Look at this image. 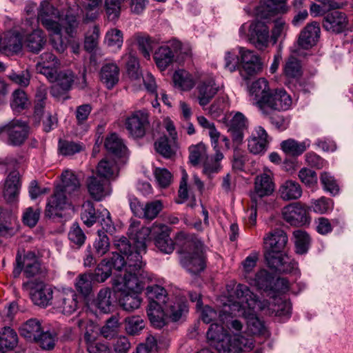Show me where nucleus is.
Segmentation results:
<instances>
[{
	"mask_svg": "<svg viewBox=\"0 0 353 353\" xmlns=\"http://www.w3.org/2000/svg\"><path fill=\"white\" fill-rule=\"evenodd\" d=\"M196 78L185 70H178L172 76L174 85L183 91L191 90L196 84Z\"/></svg>",
	"mask_w": 353,
	"mask_h": 353,
	"instance_id": "obj_39",
	"label": "nucleus"
},
{
	"mask_svg": "<svg viewBox=\"0 0 353 353\" xmlns=\"http://www.w3.org/2000/svg\"><path fill=\"white\" fill-rule=\"evenodd\" d=\"M207 339L210 345L219 353H241L242 351L251 350L254 347L252 337L235 336L232 341L231 336L228 334L222 325L218 323L210 325L207 332Z\"/></svg>",
	"mask_w": 353,
	"mask_h": 353,
	"instance_id": "obj_6",
	"label": "nucleus"
},
{
	"mask_svg": "<svg viewBox=\"0 0 353 353\" xmlns=\"http://www.w3.org/2000/svg\"><path fill=\"white\" fill-rule=\"evenodd\" d=\"M99 212H96L94 204L90 201H85L82 205L81 218L83 223L91 227L98 219Z\"/></svg>",
	"mask_w": 353,
	"mask_h": 353,
	"instance_id": "obj_53",
	"label": "nucleus"
},
{
	"mask_svg": "<svg viewBox=\"0 0 353 353\" xmlns=\"http://www.w3.org/2000/svg\"><path fill=\"white\" fill-rule=\"evenodd\" d=\"M155 148L158 153L167 159L172 158L176 151L177 144L166 137H161L155 143Z\"/></svg>",
	"mask_w": 353,
	"mask_h": 353,
	"instance_id": "obj_45",
	"label": "nucleus"
},
{
	"mask_svg": "<svg viewBox=\"0 0 353 353\" xmlns=\"http://www.w3.org/2000/svg\"><path fill=\"white\" fill-rule=\"evenodd\" d=\"M135 223L130 225L128 230L130 240L125 236H116L113 244L127 261L128 268L136 270H142L144 265L142 261V254L146 252L148 243L152 237L154 239L156 247L163 253L170 254L174 250V244L170 237V228L163 224L155 222L151 228L142 227Z\"/></svg>",
	"mask_w": 353,
	"mask_h": 353,
	"instance_id": "obj_1",
	"label": "nucleus"
},
{
	"mask_svg": "<svg viewBox=\"0 0 353 353\" xmlns=\"http://www.w3.org/2000/svg\"><path fill=\"white\" fill-rule=\"evenodd\" d=\"M274 190L272 173L265 169L264 172L258 175L254 181V192L252 194V201L258 202L259 199L271 195Z\"/></svg>",
	"mask_w": 353,
	"mask_h": 353,
	"instance_id": "obj_20",
	"label": "nucleus"
},
{
	"mask_svg": "<svg viewBox=\"0 0 353 353\" xmlns=\"http://www.w3.org/2000/svg\"><path fill=\"white\" fill-rule=\"evenodd\" d=\"M15 221L14 217L8 211L0 208V234H10L12 232L11 225Z\"/></svg>",
	"mask_w": 353,
	"mask_h": 353,
	"instance_id": "obj_63",
	"label": "nucleus"
},
{
	"mask_svg": "<svg viewBox=\"0 0 353 353\" xmlns=\"http://www.w3.org/2000/svg\"><path fill=\"white\" fill-rule=\"evenodd\" d=\"M271 90L269 83L265 78H259L253 81L249 87V94L252 98V103L258 109L260 108L261 101L263 98L269 94Z\"/></svg>",
	"mask_w": 353,
	"mask_h": 353,
	"instance_id": "obj_32",
	"label": "nucleus"
},
{
	"mask_svg": "<svg viewBox=\"0 0 353 353\" xmlns=\"http://www.w3.org/2000/svg\"><path fill=\"white\" fill-rule=\"evenodd\" d=\"M124 125L130 137L142 138L150 125L148 112L144 109L132 112L125 118Z\"/></svg>",
	"mask_w": 353,
	"mask_h": 353,
	"instance_id": "obj_12",
	"label": "nucleus"
},
{
	"mask_svg": "<svg viewBox=\"0 0 353 353\" xmlns=\"http://www.w3.org/2000/svg\"><path fill=\"white\" fill-rule=\"evenodd\" d=\"M22 49V38L18 32H8L1 38L0 37V51L8 55L19 52Z\"/></svg>",
	"mask_w": 353,
	"mask_h": 353,
	"instance_id": "obj_28",
	"label": "nucleus"
},
{
	"mask_svg": "<svg viewBox=\"0 0 353 353\" xmlns=\"http://www.w3.org/2000/svg\"><path fill=\"white\" fill-rule=\"evenodd\" d=\"M155 301L149 303L147 314L151 324L157 328L163 327L168 319L165 307Z\"/></svg>",
	"mask_w": 353,
	"mask_h": 353,
	"instance_id": "obj_31",
	"label": "nucleus"
},
{
	"mask_svg": "<svg viewBox=\"0 0 353 353\" xmlns=\"http://www.w3.org/2000/svg\"><path fill=\"white\" fill-rule=\"evenodd\" d=\"M123 60L126 63L128 73L132 80L138 81L140 79L139 63L137 58L132 52L125 54Z\"/></svg>",
	"mask_w": 353,
	"mask_h": 353,
	"instance_id": "obj_55",
	"label": "nucleus"
},
{
	"mask_svg": "<svg viewBox=\"0 0 353 353\" xmlns=\"http://www.w3.org/2000/svg\"><path fill=\"white\" fill-rule=\"evenodd\" d=\"M78 295L72 289L58 291L54 295V305L64 314H71L78 308Z\"/></svg>",
	"mask_w": 353,
	"mask_h": 353,
	"instance_id": "obj_19",
	"label": "nucleus"
},
{
	"mask_svg": "<svg viewBox=\"0 0 353 353\" xmlns=\"http://www.w3.org/2000/svg\"><path fill=\"white\" fill-rule=\"evenodd\" d=\"M196 79L199 80L194 92V97L198 103L204 108L217 94L219 87L212 76L196 77Z\"/></svg>",
	"mask_w": 353,
	"mask_h": 353,
	"instance_id": "obj_13",
	"label": "nucleus"
},
{
	"mask_svg": "<svg viewBox=\"0 0 353 353\" xmlns=\"http://www.w3.org/2000/svg\"><path fill=\"white\" fill-rule=\"evenodd\" d=\"M119 327V318L117 316H112L101 329V334L106 339L113 338L118 332Z\"/></svg>",
	"mask_w": 353,
	"mask_h": 353,
	"instance_id": "obj_61",
	"label": "nucleus"
},
{
	"mask_svg": "<svg viewBox=\"0 0 353 353\" xmlns=\"http://www.w3.org/2000/svg\"><path fill=\"white\" fill-rule=\"evenodd\" d=\"M53 78L51 79L50 77H46L47 79L54 83L50 90L51 94L55 98H59L68 91L74 81V75L70 70L60 71L57 70L50 74Z\"/></svg>",
	"mask_w": 353,
	"mask_h": 353,
	"instance_id": "obj_17",
	"label": "nucleus"
},
{
	"mask_svg": "<svg viewBox=\"0 0 353 353\" xmlns=\"http://www.w3.org/2000/svg\"><path fill=\"white\" fill-rule=\"evenodd\" d=\"M180 263L192 274L202 272L205 268L203 243L196 238L186 239L180 251Z\"/></svg>",
	"mask_w": 353,
	"mask_h": 353,
	"instance_id": "obj_9",
	"label": "nucleus"
},
{
	"mask_svg": "<svg viewBox=\"0 0 353 353\" xmlns=\"http://www.w3.org/2000/svg\"><path fill=\"white\" fill-rule=\"evenodd\" d=\"M76 323L79 328L81 330H85L84 338L88 343V351L89 353H110V348L103 343H93V337L92 336L93 323L88 320L83 319H76Z\"/></svg>",
	"mask_w": 353,
	"mask_h": 353,
	"instance_id": "obj_24",
	"label": "nucleus"
},
{
	"mask_svg": "<svg viewBox=\"0 0 353 353\" xmlns=\"http://www.w3.org/2000/svg\"><path fill=\"white\" fill-rule=\"evenodd\" d=\"M87 187L90 196L96 201H101L111 193L110 181L99 176L88 178Z\"/></svg>",
	"mask_w": 353,
	"mask_h": 353,
	"instance_id": "obj_25",
	"label": "nucleus"
},
{
	"mask_svg": "<svg viewBox=\"0 0 353 353\" xmlns=\"http://www.w3.org/2000/svg\"><path fill=\"white\" fill-rule=\"evenodd\" d=\"M34 304L43 307L48 305L53 299V291L50 286L39 283L32 288L30 292Z\"/></svg>",
	"mask_w": 353,
	"mask_h": 353,
	"instance_id": "obj_29",
	"label": "nucleus"
},
{
	"mask_svg": "<svg viewBox=\"0 0 353 353\" xmlns=\"http://www.w3.org/2000/svg\"><path fill=\"white\" fill-rule=\"evenodd\" d=\"M94 249V254L98 257H101L105 254L110 250V243L108 236L102 230H98L97 237L93 243Z\"/></svg>",
	"mask_w": 353,
	"mask_h": 353,
	"instance_id": "obj_52",
	"label": "nucleus"
},
{
	"mask_svg": "<svg viewBox=\"0 0 353 353\" xmlns=\"http://www.w3.org/2000/svg\"><path fill=\"white\" fill-rule=\"evenodd\" d=\"M292 104V98L285 90L275 89L263 98L259 110L263 116H270L275 112L289 110Z\"/></svg>",
	"mask_w": 353,
	"mask_h": 353,
	"instance_id": "obj_11",
	"label": "nucleus"
},
{
	"mask_svg": "<svg viewBox=\"0 0 353 353\" xmlns=\"http://www.w3.org/2000/svg\"><path fill=\"white\" fill-rule=\"evenodd\" d=\"M85 145L82 143L60 139L58 143V150L63 156H72L83 151Z\"/></svg>",
	"mask_w": 353,
	"mask_h": 353,
	"instance_id": "obj_49",
	"label": "nucleus"
},
{
	"mask_svg": "<svg viewBox=\"0 0 353 353\" xmlns=\"http://www.w3.org/2000/svg\"><path fill=\"white\" fill-rule=\"evenodd\" d=\"M286 0H261V4L256 9L259 18L270 19L272 17L286 11Z\"/></svg>",
	"mask_w": 353,
	"mask_h": 353,
	"instance_id": "obj_26",
	"label": "nucleus"
},
{
	"mask_svg": "<svg viewBox=\"0 0 353 353\" xmlns=\"http://www.w3.org/2000/svg\"><path fill=\"white\" fill-rule=\"evenodd\" d=\"M168 319L173 321L179 320L188 311L186 301L181 299H176L173 303L165 305Z\"/></svg>",
	"mask_w": 353,
	"mask_h": 353,
	"instance_id": "obj_42",
	"label": "nucleus"
},
{
	"mask_svg": "<svg viewBox=\"0 0 353 353\" xmlns=\"http://www.w3.org/2000/svg\"><path fill=\"white\" fill-rule=\"evenodd\" d=\"M229 299L230 313L245 317L248 332L252 334H260L264 329L263 322L257 316L258 311L267 309L269 314L280 316L285 313V307H288V310L290 309L288 305L283 303L280 299H274L276 301L274 304L268 301L258 300L249 288L243 284H238L234 294H230Z\"/></svg>",
	"mask_w": 353,
	"mask_h": 353,
	"instance_id": "obj_2",
	"label": "nucleus"
},
{
	"mask_svg": "<svg viewBox=\"0 0 353 353\" xmlns=\"http://www.w3.org/2000/svg\"><path fill=\"white\" fill-rule=\"evenodd\" d=\"M310 144L311 141L307 139L301 142L293 139H288L281 143V148L286 154L292 157H299L306 151Z\"/></svg>",
	"mask_w": 353,
	"mask_h": 353,
	"instance_id": "obj_35",
	"label": "nucleus"
},
{
	"mask_svg": "<svg viewBox=\"0 0 353 353\" xmlns=\"http://www.w3.org/2000/svg\"><path fill=\"white\" fill-rule=\"evenodd\" d=\"M24 274L27 277H32L36 275L39 270L40 265L37 261L34 253H28L23 259Z\"/></svg>",
	"mask_w": 353,
	"mask_h": 353,
	"instance_id": "obj_58",
	"label": "nucleus"
},
{
	"mask_svg": "<svg viewBox=\"0 0 353 353\" xmlns=\"http://www.w3.org/2000/svg\"><path fill=\"white\" fill-rule=\"evenodd\" d=\"M163 209V203L159 200L149 202L144 205L143 216L146 219L152 220L157 216Z\"/></svg>",
	"mask_w": 353,
	"mask_h": 353,
	"instance_id": "obj_64",
	"label": "nucleus"
},
{
	"mask_svg": "<svg viewBox=\"0 0 353 353\" xmlns=\"http://www.w3.org/2000/svg\"><path fill=\"white\" fill-rule=\"evenodd\" d=\"M62 185L57 186L48 199L46 215L48 217L59 216L60 212L72 205V203L81 194V183L76 174L66 170L61 174Z\"/></svg>",
	"mask_w": 353,
	"mask_h": 353,
	"instance_id": "obj_4",
	"label": "nucleus"
},
{
	"mask_svg": "<svg viewBox=\"0 0 353 353\" xmlns=\"http://www.w3.org/2000/svg\"><path fill=\"white\" fill-rule=\"evenodd\" d=\"M272 277L265 270H261L259 271L254 277L250 276L247 282L250 285L255 286L258 289L267 290L272 284Z\"/></svg>",
	"mask_w": 353,
	"mask_h": 353,
	"instance_id": "obj_48",
	"label": "nucleus"
},
{
	"mask_svg": "<svg viewBox=\"0 0 353 353\" xmlns=\"http://www.w3.org/2000/svg\"><path fill=\"white\" fill-rule=\"evenodd\" d=\"M124 265V256L113 252L110 259H104L101 261L94 274L85 272L78 275L75 279V288L83 296H87L92 291L93 280L103 283L110 276L112 268L121 271Z\"/></svg>",
	"mask_w": 353,
	"mask_h": 353,
	"instance_id": "obj_5",
	"label": "nucleus"
},
{
	"mask_svg": "<svg viewBox=\"0 0 353 353\" xmlns=\"http://www.w3.org/2000/svg\"><path fill=\"white\" fill-rule=\"evenodd\" d=\"M198 310H200V317L205 323H210L214 321L223 323L226 318V313L229 312L226 308L223 311L218 312L209 305H201Z\"/></svg>",
	"mask_w": 353,
	"mask_h": 353,
	"instance_id": "obj_40",
	"label": "nucleus"
},
{
	"mask_svg": "<svg viewBox=\"0 0 353 353\" xmlns=\"http://www.w3.org/2000/svg\"><path fill=\"white\" fill-rule=\"evenodd\" d=\"M319 34L320 28L316 22L307 24L299 35V46L303 49L310 48L316 44Z\"/></svg>",
	"mask_w": 353,
	"mask_h": 353,
	"instance_id": "obj_30",
	"label": "nucleus"
},
{
	"mask_svg": "<svg viewBox=\"0 0 353 353\" xmlns=\"http://www.w3.org/2000/svg\"><path fill=\"white\" fill-rule=\"evenodd\" d=\"M67 6L68 8V14L63 18L66 20V26H65V32L72 37L76 28L78 26L77 16L80 11L79 0H67Z\"/></svg>",
	"mask_w": 353,
	"mask_h": 353,
	"instance_id": "obj_34",
	"label": "nucleus"
},
{
	"mask_svg": "<svg viewBox=\"0 0 353 353\" xmlns=\"http://www.w3.org/2000/svg\"><path fill=\"white\" fill-rule=\"evenodd\" d=\"M302 69L299 61L290 57L285 63L284 74L288 79H299L302 75Z\"/></svg>",
	"mask_w": 353,
	"mask_h": 353,
	"instance_id": "obj_56",
	"label": "nucleus"
},
{
	"mask_svg": "<svg viewBox=\"0 0 353 353\" xmlns=\"http://www.w3.org/2000/svg\"><path fill=\"white\" fill-rule=\"evenodd\" d=\"M145 327L141 317L132 316L125 319V327L128 334L130 335L138 334Z\"/></svg>",
	"mask_w": 353,
	"mask_h": 353,
	"instance_id": "obj_59",
	"label": "nucleus"
},
{
	"mask_svg": "<svg viewBox=\"0 0 353 353\" xmlns=\"http://www.w3.org/2000/svg\"><path fill=\"white\" fill-rule=\"evenodd\" d=\"M153 174L158 185L161 188H166L172 183V174L166 168H155Z\"/></svg>",
	"mask_w": 353,
	"mask_h": 353,
	"instance_id": "obj_60",
	"label": "nucleus"
},
{
	"mask_svg": "<svg viewBox=\"0 0 353 353\" xmlns=\"http://www.w3.org/2000/svg\"><path fill=\"white\" fill-rule=\"evenodd\" d=\"M181 48V43L176 39L170 40L160 46L154 54V59L158 68L163 71L174 61L176 54Z\"/></svg>",
	"mask_w": 353,
	"mask_h": 353,
	"instance_id": "obj_16",
	"label": "nucleus"
},
{
	"mask_svg": "<svg viewBox=\"0 0 353 353\" xmlns=\"http://www.w3.org/2000/svg\"><path fill=\"white\" fill-rule=\"evenodd\" d=\"M18 343L17 333L10 327H4L0 336V353L5 350H12Z\"/></svg>",
	"mask_w": 353,
	"mask_h": 353,
	"instance_id": "obj_47",
	"label": "nucleus"
},
{
	"mask_svg": "<svg viewBox=\"0 0 353 353\" xmlns=\"http://www.w3.org/2000/svg\"><path fill=\"white\" fill-rule=\"evenodd\" d=\"M41 59V61L37 65V70L46 77H50L52 79L53 77L50 76V74L55 70H58L60 66L59 61L51 52L43 53Z\"/></svg>",
	"mask_w": 353,
	"mask_h": 353,
	"instance_id": "obj_36",
	"label": "nucleus"
},
{
	"mask_svg": "<svg viewBox=\"0 0 353 353\" xmlns=\"http://www.w3.org/2000/svg\"><path fill=\"white\" fill-rule=\"evenodd\" d=\"M238 49L241 72H245L248 76H252L262 70L260 58L254 51L244 47H239Z\"/></svg>",
	"mask_w": 353,
	"mask_h": 353,
	"instance_id": "obj_22",
	"label": "nucleus"
},
{
	"mask_svg": "<svg viewBox=\"0 0 353 353\" xmlns=\"http://www.w3.org/2000/svg\"><path fill=\"white\" fill-rule=\"evenodd\" d=\"M116 298L110 288H101L95 298L87 303L88 312L97 315V312L108 314L114 308Z\"/></svg>",
	"mask_w": 353,
	"mask_h": 353,
	"instance_id": "obj_14",
	"label": "nucleus"
},
{
	"mask_svg": "<svg viewBox=\"0 0 353 353\" xmlns=\"http://www.w3.org/2000/svg\"><path fill=\"white\" fill-rule=\"evenodd\" d=\"M46 42V36L43 32L40 29L34 30L27 36L26 39L27 47L30 51L36 53L43 48Z\"/></svg>",
	"mask_w": 353,
	"mask_h": 353,
	"instance_id": "obj_46",
	"label": "nucleus"
},
{
	"mask_svg": "<svg viewBox=\"0 0 353 353\" xmlns=\"http://www.w3.org/2000/svg\"><path fill=\"white\" fill-rule=\"evenodd\" d=\"M28 125L26 122L14 119L4 126L0 127V134L5 132L8 135V142L12 145H21L28 137Z\"/></svg>",
	"mask_w": 353,
	"mask_h": 353,
	"instance_id": "obj_18",
	"label": "nucleus"
},
{
	"mask_svg": "<svg viewBox=\"0 0 353 353\" xmlns=\"http://www.w3.org/2000/svg\"><path fill=\"white\" fill-rule=\"evenodd\" d=\"M296 252L299 254H305L310 245V238L308 234L302 230H296L293 232Z\"/></svg>",
	"mask_w": 353,
	"mask_h": 353,
	"instance_id": "obj_54",
	"label": "nucleus"
},
{
	"mask_svg": "<svg viewBox=\"0 0 353 353\" xmlns=\"http://www.w3.org/2000/svg\"><path fill=\"white\" fill-rule=\"evenodd\" d=\"M97 175L108 181L114 180L119 175V168L114 161L101 160L97 168Z\"/></svg>",
	"mask_w": 353,
	"mask_h": 353,
	"instance_id": "obj_41",
	"label": "nucleus"
},
{
	"mask_svg": "<svg viewBox=\"0 0 353 353\" xmlns=\"http://www.w3.org/2000/svg\"><path fill=\"white\" fill-rule=\"evenodd\" d=\"M121 270H124L123 277L114 280L112 285L114 292H120L119 302L123 310L131 312L139 307L141 299L137 294L143 288V283L152 281L154 276L141 270H134L128 267L127 261Z\"/></svg>",
	"mask_w": 353,
	"mask_h": 353,
	"instance_id": "obj_3",
	"label": "nucleus"
},
{
	"mask_svg": "<svg viewBox=\"0 0 353 353\" xmlns=\"http://www.w3.org/2000/svg\"><path fill=\"white\" fill-rule=\"evenodd\" d=\"M19 173L13 171L10 173L6 179L3 196L8 202H13L19 195L20 188Z\"/></svg>",
	"mask_w": 353,
	"mask_h": 353,
	"instance_id": "obj_37",
	"label": "nucleus"
},
{
	"mask_svg": "<svg viewBox=\"0 0 353 353\" xmlns=\"http://www.w3.org/2000/svg\"><path fill=\"white\" fill-rule=\"evenodd\" d=\"M123 33L120 30L112 28L109 30L105 36V44L112 48L120 49L123 45Z\"/></svg>",
	"mask_w": 353,
	"mask_h": 353,
	"instance_id": "obj_57",
	"label": "nucleus"
},
{
	"mask_svg": "<svg viewBox=\"0 0 353 353\" xmlns=\"http://www.w3.org/2000/svg\"><path fill=\"white\" fill-rule=\"evenodd\" d=\"M106 150L116 156H124L127 152V148L123 140L115 133L108 135L105 140Z\"/></svg>",
	"mask_w": 353,
	"mask_h": 353,
	"instance_id": "obj_44",
	"label": "nucleus"
},
{
	"mask_svg": "<svg viewBox=\"0 0 353 353\" xmlns=\"http://www.w3.org/2000/svg\"><path fill=\"white\" fill-rule=\"evenodd\" d=\"M282 215L292 225L301 226L309 223L306 206L301 203H294L284 207Z\"/></svg>",
	"mask_w": 353,
	"mask_h": 353,
	"instance_id": "obj_21",
	"label": "nucleus"
},
{
	"mask_svg": "<svg viewBox=\"0 0 353 353\" xmlns=\"http://www.w3.org/2000/svg\"><path fill=\"white\" fill-rule=\"evenodd\" d=\"M348 18L344 12L333 10L327 12L322 21L323 28L327 32L339 34L347 28Z\"/></svg>",
	"mask_w": 353,
	"mask_h": 353,
	"instance_id": "obj_23",
	"label": "nucleus"
},
{
	"mask_svg": "<svg viewBox=\"0 0 353 353\" xmlns=\"http://www.w3.org/2000/svg\"><path fill=\"white\" fill-rule=\"evenodd\" d=\"M146 295L150 302L155 301L159 304H166L168 294L165 289L160 285L152 284L148 285L146 288Z\"/></svg>",
	"mask_w": 353,
	"mask_h": 353,
	"instance_id": "obj_50",
	"label": "nucleus"
},
{
	"mask_svg": "<svg viewBox=\"0 0 353 353\" xmlns=\"http://www.w3.org/2000/svg\"><path fill=\"white\" fill-rule=\"evenodd\" d=\"M302 192L301 185L291 179L283 181L279 188V194L284 201L296 200L301 196Z\"/></svg>",
	"mask_w": 353,
	"mask_h": 353,
	"instance_id": "obj_33",
	"label": "nucleus"
},
{
	"mask_svg": "<svg viewBox=\"0 0 353 353\" xmlns=\"http://www.w3.org/2000/svg\"><path fill=\"white\" fill-rule=\"evenodd\" d=\"M38 20L48 30L51 37L53 47L59 52H63L67 47L66 41L63 39L61 32L65 30L66 20L61 17L59 11L48 1L41 3Z\"/></svg>",
	"mask_w": 353,
	"mask_h": 353,
	"instance_id": "obj_7",
	"label": "nucleus"
},
{
	"mask_svg": "<svg viewBox=\"0 0 353 353\" xmlns=\"http://www.w3.org/2000/svg\"><path fill=\"white\" fill-rule=\"evenodd\" d=\"M41 330L40 322L34 319H29L19 328L21 336L30 341L37 339Z\"/></svg>",
	"mask_w": 353,
	"mask_h": 353,
	"instance_id": "obj_43",
	"label": "nucleus"
},
{
	"mask_svg": "<svg viewBox=\"0 0 353 353\" xmlns=\"http://www.w3.org/2000/svg\"><path fill=\"white\" fill-rule=\"evenodd\" d=\"M239 35L247 39L259 50H264L268 46L270 30L265 22L256 20L250 23H243L239 28Z\"/></svg>",
	"mask_w": 353,
	"mask_h": 353,
	"instance_id": "obj_10",
	"label": "nucleus"
},
{
	"mask_svg": "<svg viewBox=\"0 0 353 353\" xmlns=\"http://www.w3.org/2000/svg\"><path fill=\"white\" fill-rule=\"evenodd\" d=\"M268 142V135L265 130L261 126H257L248 139V148L254 154L264 153L267 150Z\"/></svg>",
	"mask_w": 353,
	"mask_h": 353,
	"instance_id": "obj_27",
	"label": "nucleus"
},
{
	"mask_svg": "<svg viewBox=\"0 0 353 353\" xmlns=\"http://www.w3.org/2000/svg\"><path fill=\"white\" fill-rule=\"evenodd\" d=\"M189 151V160L193 165L203 163L208 158L206 146L202 143L190 146Z\"/></svg>",
	"mask_w": 353,
	"mask_h": 353,
	"instance_id": "obj_51",
	"label": "nucleus"
},
{
	"mask_svg": "<svg viewBox=\"0 0 353 353\" xmlns=\"http://www.w3.org/2000/svg\"><path fill=\"white\" fill-rule=\"evenodd\" d=\"M230 115L231 119L227 123L228 132L231 137L233 145L238 147L243 142L249 122L246 117L240 112H231Z\"/></svg>",
	"mask_w": 353,
	"mask_h": 353,
	"instance_id": "obj_15",
	"label": "nucleus"
},
{
	"mask_svg": "<svg viewBox=\"0 0 353 353\" xmlns=\"http://www.w3.org/2000/svg\"><path fill=\"white\" fill-rule=\"evenodd\" d=\"M119 69L114 63L104 64L100 71L101 81L108 89H112L119 81Z\"/></svg>",
	"mask_w": 353,
	"mask_h": 353,
	"instance_id": "obj_38",
	"label": "nucleus"
},
{
	"mask_svg": "<svg viewBox=\"0 0 353 353\" xmlns=\"http://www.w3.org/2000/svg\"><path fill=\"white\" fill-rule=\"evenodd\" d=\"M263 254L268 267L281 265V260L287 253L288 237L281 229H274L263 236Z\"/></svg>",
	"mask_w": 353,
	"mask_h": 353,
	"instance_id": "obj_8",
	"label": "nucleus"
},
{
	"mask_svg": "<svg viewBox=\"0 0 353 353\" xmlns=\"http://www.w3.org/2000/svg\"><path fill=\"white\" fill-rule=\"evenodd\" d=\"M8 78L20 87L26 88L30 84L31 74L28 69L19 72L12 70L8 74Z\"/></svg>",
	"mask_w": 353,
	"mask_h": 353,
	"instance_id": "obj_62",
	"label": "nucleus"
}]
</instances>
